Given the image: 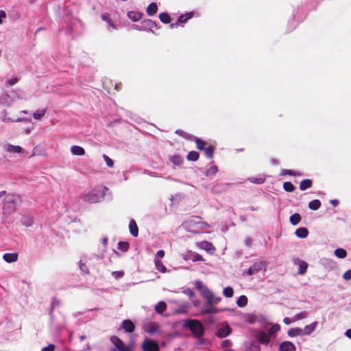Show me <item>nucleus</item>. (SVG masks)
Here are the masks:
<instances>
[{
    "instance_id": "53",
    "label": "nucleus",
    "mask_w": 351,
    "mask_h": 351,
    "mask_svg": "<svg viewBox=\"0 0 351 351\" xmlns=\"http://www.w3.org/2000/svg\"><path fill=\"white\" fill-rule=\"evenodd\" d=\"M123 274H124V272H123V271H114V272H112V276H113L115 278H117V279H118V278H120L123 277Z\"/></svg>"
},
{
    "instance_id": "5",
    "label": "nucleus",
    "mask_w": 351,
    "mask_h": 351,
    "mask_svg": "<svg viewBox=\"0 0 351 351\" xmlns=\"http://www.w3.org/2000/svg\"><path fill=\"white\" fill-rule=\"evenodd\" d=\"M141 349L143 351H159L160 346L156 341L145 339L141 344Z\"/></svg>"
},
{
    "instance_id": "11",
    "label": "nucleus",
    "mask_w": 351,
    "mask_h": 351,
    "mask_svg": "<svg viewBox=\"0 0 351 351\" xmlns=\"http://www.w3.org/2000/svg\"><path fill=\"white\" fill-rule=\"evenodd\" d=\"M295 345L291 341H284L279 346L280 351H295Z\"/></svg>"
},
{
    "instance_id": "48",
    "label": "nucleus",
    "mask_w": 351,
    "mask_h": 351,
    "mask_svg": "<svg viewBox=\"0 0 351 351\" xmlns=\"http://www.w3.org/2000/svg\"><path fill=\"white\" fill-rule=\"evenodd\" d=\"M193 262H197V261H204V258L202 255L194 253L193 254L191 255V257L189 258Z\"/></svg>"
},
{
    "instance_id": "7",
    "label": "nucleus",
    "mask_w": 351,
    "mask_h": 351,
    "mask_svg": "<svg viewBox=\"0 0 351 351\" xmlns=\"http://www.w3.org/2000/svg\"><path fill=\"white\" fill-rule=\"evenodd\" d=\"M265 263L263 261L254 263L247 271L248 276H252L261 271L263 267H265Z\"/></svg>"
},
{
    "instance_id": "8",
    "label": "nucleus",
    "mask_w": 351,
    "mask_h": 351,
    "mask_svg": "<svg viewBox=\"0 0 351 351\" xmlns=\"http://www.w3.org/2000/svg\"><path fill=\"white\" fill-rule=\"evenodd\" d=\"M231 332V328L228 324H225L219 328L217 332V336L220 338L226 337Z\"/></svg>"
},
{
    "instance_id": "61",
    "label": "nucleus",
    "mask_w": 351,
    "mask_h": 351,
    "mask_svg": "<svg viewBox=\"0 0 351 351\" xmlns=\"http://www.w3.org/2000/svg\"><path fill=\"white\" fill-rule=\"evenodd\" d=\"M5 13L3 11H0V24L2 23V18H5Z\"/></svg>"
},
{
    "instance_id": "38",
    "label": "nucleus",
    "mask_w": 351,
    "mask_h": 351,
    "mask_svg": "<svg viewBox=\"0 0 351 351\" xmlns=\"http://www.w3.org/2000/svg\"><path fill=\"white\" fill-rule=\"evenodd\" d=\"M308 264L305 261H301L299 265L298 274L300 275H304L307 270Z\"/></svg>"
},
{
    "instance_id": "35",
    "label": "nucleus",
    "mask_w": 351,
    "mask_h": 351,
    "mask_svg": "<svg viewBox=\"0 0 351 351\" xmlns=\"http://www.w3.org/2000/svg\"><path fill=\"white\" fill-rule=\"evenodd\" d=\"M199 157V154L196 151H191V152H189V154L186 156L187 159L191 161H196L198 160Z\"/></svg>"
},
{
    "instance_id": "20",
    "label": "nucleus",
    "mask_w": 351,
    "mask_h": 351,
    "mask_svg": "<svg viewBox=\"0 0 351 351\" xmlns=\"http://www.w3.org/2000/svg\"><path fill=\"white\" fill-rule=\"evenodd\" d=\"M128 16L133 21H138L142 19L143 14L139 12L131 11L128 12Z\"/></svg>"
},
{
    "instance_id": "16",
    "label": "nucleus",
    "mask_w": 351,
    "mask_h": 351,
    "mask_svg": "<svg viewBox=\"0 0 351 351\" xmlns=\"http://www.w3.org/2000/svg\"><path fill=\"white\" fill-rule=\"evenodd\" d=\"M71 152L75 156H83L85 154V150L82 147L73 145L71 147Z\"/></svg>"
},
{
    "instance_id": "52",
    "label": "nucleus",
    "mask_w": 351,
    "mask_h": 351,
    "mask_svg": "<svg viewBox=\"0 0 351 351\" xmlns=\"http://www.w3.org/2000/svg\"><path fill=\"white\" fill-rule=\"evenodd\" d=\"M19 81V79L18 77H13L12 79H10L7 81L6 84L8 86H13L15 84H16Z\"/></svg>"
},
{
    "instance_id": "56",
    "label": "nucleus",
    "mask_w": 351,
    "mask_h": 351,
    "mask_svg": "<svg viewBox=\"0 0 351 351\" xmlns=\"http://www.w3.org/2000/svg\"><path fill=\"white\" fill-rule=\"evenodd\" d=\"M231 346H232V342L230 340L226 339L222 342L223 348H228V347H230Z\"/></svg>"
},
{
    "instance_id": "36",
    "label": "nucleus",
    "mask_w": 351,
    "mask_h": 351,
    "mask_svg": "<svg viewBox=\"0 0 351 351\" xmlns=\"http://www.w3.org/2000/svg\"><path fill=\"white\" fill-rule=\"evenodd\" d=\"M250 181L254 184H263L265 181V178L263 176H260L258 177H252L249 178Z\"/></svg>"
},
{
    "instance_id": "41",
    "label": "nucleus",
    "mask_w": 351,
    "mask_h": 351,
    "mask_svg": "<svg viewBox=\"0 0 351 351\" xmlns=\"http://www.w3.org/2000/svg\"><path fill=\"white\" fill-rule=\"evenodd\" d=\"M289 175L293 176H299L301 174L299 172L292 171L291 169H282L280 172V176Z\"/></svg>"
},
{
    "instance_id": "23",
    "label": "nucleus",
    "mask_w": 351,
    "mask_h": 351,
    "mask_svg": "<svg viewBox=\"0 0 351 351\" xmlns=\"http://www.w3.org/2000/svg\"><path fill=\"white\" fill-rule=\"evenodd\" d=\"M154 264L157 270L161 273H165L167 271V268L162 263V262L159 259L154 260Z\"/></svg>"
},
{
    "instance_id": "6",
    "label": "nucleus",
    "mask_w": 351,
    "mask_h": 351,
    "mask_svg": "<svg viewBox=\"0 0 351 351\" xmlns=\"http://www.w3.org/2000/svg\"><path fill=\"white\" fill-rule=\"evenodd\" d=\"M110 341L114 345L116 350L120 351H132L130 346L125 345L124 342L117 336H112Z\"/></svg>"
},
{
    "instance_id": "60",
    "label": "nucleus",
    "mask_w": 351,
    "mask_h": 351,
    "mask_svg": "<svg viewBox=\"0 0 351 351\" xmlns=\"http://www.w3.org/2000/svg\"><path fill=\"white\" fill-rule=\"evenodd\" d=\"M291 322H292V321H291V319H290V318H289V317H285V318H284V319H283V322H284L285 324H287V325L290 324L291 323Z\"/></svg>"
},
{
    "instance_id": "26",
    "label": "nucleus",
    "mask_w": 351,
    "mask_h": 351,
    "mask_svg": "<svg viewBox=\"0 0 351 351\" xmlns=\"http://www.w3.org/2000/svg\"><path fill=\"white\" fill-rule=\"evenodd\" d=\"M101 19L103 21H106L110 27L112 29H116V26L113 21L111 20L110 17V14L108 13H104L101 15Z\"/></svg>"
},
{
    "instance_id": "47",
    "label": "nucleus",
    "mask_w": 351,
    "mask_h": 351,
    "mask_svg": "<svg viewBox=\"0 0 351 351\" xmlns=\"http://www.w3.org/2000/svg\"><path fill=\"white\" fill-rule=\"evenodd\" d=\"M307 315H308L307 312H305V311L300 312V313L296 314L293 317V322L304 319V318L307 317Z\"/></svg>"
},
{
    "instance_id": "50",
    "label": "nucleus",
    "mask_w": 351,
    "mask_h": 351,
    "mask_svg": "<svg viewBox=\"0 0 351 351\" xmlns=\"http://www.w3.org/2000/svg\"><path fill=\"white\" fill-rule=\"evenodd\" d=\"M247 351H261L260 346L255 341H252Z\"/></svg>"
},
{
    "instance_id": "1",
    "label": "nucleus",
    "mask_w": 351,
    "mask_h": 351,
    "mask_svg": "<svg viewBox=\"0 0 351 351\" xmlns=\"http://www.w3.org/2000/svg\"><path fill=\"white\" fill-rule=\"evenodd\" d=\"M108 190V188L106 186H98L93 191L83 194L82 199L83 201L90 204L99 202L104 197L105 193Z\"/></svg>"
},
{
    "instance_id": "15",
    "label": "nucleus",
    "mask_w": 351,
    "mask_h": 351,
    "mask_svg": "<svg viewBox=\"0 0 351 351\" xmlns=\"http://www.w3.org/2000/svg\"><path fill=\"white\" fill-rule=\"evenodd\" d=\"M3 260L7 263H13L17 261L18 254L17 253H6L3 256Z\"/></svg>"
},
{
    "instance_id": "31",
    "label": "nucleus",
    "mask_w": 351,
    "mask_h": 351,
    "mask_svg": "<svg viewBox=\"0 0 351 351\" xmlns=\"http://www.w3.org/2000/svg\"><path fill=\"white\" fill-rule=\"evenodd\" d=\"M247 298L245 295H243L239 297V298L237 299V304L239 307H244L247 305Z\"/></svg>"
},
{
    "instance_id": "34",
    "label": "nucleus",
    "mask_w": 351,
    "mask_h": 351,
    "mask_svg": "<svg viewBox=\"0 0 351 351\" xmlns=\"http://www.w3.org/2000/svg\"><path fill=\"white\" fill-rule=\"evenodd\" d=\"M159 19L163 23L168 24L171 22V17L167 12H162L159 14Z\"/></svg>"
},
{
    "instance_id": "44",
    "label": "nucleus",
    "mask_w": 351,
    "mask_h": 351,
    "mask_svg": "<svg viewBox=\"0 0 351 351\" xmlns=\"http://www.w3.org/2000/svg\"><path fill=\"white\" fill-rule=\"evenodd\" d=\"M195 219H199L200 217H192V218L190 220H189L186 223L189 224L190 223H197V224H201L202 226H204V227H206V228H210V225L208 223H206V222H201V221L197 222L196 221H195Z\"/></svg>"
},
{
    "instance_id": "58",
    "label": "nucleus",
    "mask_w": 351,
    "mask_h": 351,
    "mask_svg": "<svg viewBox=\"0 0 351 351\" xmlns=\"http://www.w3.org/2000/svg\"><path fill=\"white\" fill-rule=\"evenodd\" d=\"M156 254L158 257L163 258L165 256V253L164 250H160L157 252Z\"/></svg>"
},
{
    "instance_id": "43",
    "label": "nucleus",
    "mask_w": 351,
    "mask_h": 351,
    "mask_svg": "<svg viewBox=\"0 0 351 351\" xmlns=\"http://www.w3.org/2000/svg\"><path fill=\"white\" fill-rule=\"evenodd\" d=\"M167 308V304L165 302H160L156 306V311L158 313H163Z\"/></svg>"
},
{
    "instance_id": "17",
    "label": "nucleus",
    "mask_w": 351,
    "mask_h": 351,
    "mask_svg": "<svg viewBox=\"0 0 351 351\" xmlns=\"http://www.w3.org/2000/svg\"><path fill=\"white\" fill-rule=\"evenodd\" d=\"M295 234L298 237L304 239L308 237V230L306 228L301 227L295 230Z\"/></svg>"
},
{
    "instance_id": "3",
    "label": "nucleus",
    "mask_w": 351,
    "mask_h": 351,
    "mask_svg": "<svg viewBox=\"0 0 351 351\" xmlns=\"http://www.w3.org/2000/svg\"><path fill=\"white\" fill-rule=\"evenodd\" d=\"M201 295L206 300V306H214L221 300V297L215 296L206 287L201 291Z\"/></svg>"
},
{
    "instance_id": "39",
    "label": "nucleus",
    "mask_w": 351,
    "mask_h": 351,
    "mask_svg": "<svg viewBox=\"0 0 351 351\" xmlns=\"http://www.w3.org/2000/svg\"><path fill=\"white\" fill-rule=\"evenodd\" d=\"M219 312H220V311L218 308L213 307V306H208V308H206L202 311V313L204 315L217 313Z\"/></svg>"
},
{
    "instance_id": "63",
    "label": "nucleus",
    "mask_w": 351,
    "mask_h": 351,
    "mask_svg": "<svg viewBox=\"0 0 351 351\" xmlns=\"http://www.w3.org/2000/svg\"><path fill=\"white\" fill-rule=\"evenodd\" d=\"M346 336L351 339V329H348L346 330Z\"/></svg>"
},
{
    "instance_id": "59",
    "label": "nucleus",
    "mask_w": 351,
    "mask_h": 351,
    "mask_svg": "<svg viewBox=\"0 0 351 351\" xmlns=\"http://www.w3.org/2000/svg\"><path fill=\"white\" fill-rule=\"evenodd\" d=\"M339 202L338 199H332L330 200V204L336 207L339 204Z\"/></svg>"
},
{
    "instance_id": "25",
    "label": "nucleus",
    "mask_w": 351,
    "mask_h": 351,
    "mask_svg": "<svg viewBox=\"0 0 351 351\" xmlns=\"http://www.w3.org/2000/svg\"><path fill=\"white\" fill-rule=\"evenodd\" d=\"M200 247L206 250L207 252H213L215 250L214 245L208 241L202 242L200 243Z\"/></svg>"
},
{
    "instance_id": "10",
    "label": "nucleus",
    "mask_w": 351,
    "mask_h": 351,
    "mask_svg": "<svg viewBox=\"0 0 351 351\" xmlns=\"http://www.w3.org/2000/svg\"><path fill=\"white\" fill-rule=\"evenodd\" d=\"M145 332L149 334H154L158 332L159 327L158 325L154 322H149L145 324L143 327Z\"/></svg>"
},
{
    "instance_id": "29",
    "label": "nucleus",
    "mask_w": 351,
    "mask_h": 351,
    "mask_svg": "<svg viewBox=\"0 0 351 351\" xmlns=\"http://www.w3.org/2000/svg\"><path fill=\"white\" fill-rule=\"evenodd\" d=\"M215 150V147L214 146L209 145L204 149V154L208 158L212 159L213 158V154H214Z\"/></svg>"
},
{
    "instance_id": "49",
    "label": "nucleus",
    "mask_w": 351,
    "mask_h": 351,
    "mask_svg": "<svg viewBox=\"0 0 351 351\" xmlns=\"http://www.w3.org/2000/svg\"><path fill=\"white\" fill-rule=\"evenodd\" d=\"M280 329V326L278 325V324H276V325H274L273 326H271L269 330V333L268 335H269V337L274 335L275 333H276L277 332H278Z\"/></svg>"
},
{
    "instance_id": "14",
    "label": "nucleus",
    "mask_w": 351,
    "mask_h": 351,
    "mask_svg": "<svg viewBox=\"0 0 351 351\" xmlns=\"http://www.w3.org/2000/svg\"><path fill=\"white\" fill-rule=\"evenodd\" d=\"M129 230L133 237H137L138 234V228L134 219H131L129 223Z\"/></svg>"
},
{
    "instance_id": "12",
    "label": "nucleus",
    "mask_w": 351,
    "mask_h": 351,
    "mask_svg": "<svg viewBox=\"0 0 351 351\" xmlns=\"http://www.w3.org/2000/svg\"><path fill=\"white\" fill-rule=\"evenodd\" d=\"M121 326L123 328L128 332H132L135 330L134 323L130 319H125L122 322Z\"/></svg>"
},
{
    "instance_id": "18",
    "label": "nucleus",
    "mask_w": 351,
    "mask_h": 351,
    "mask_svg": "<svg viewBox=\"0 0 351 351\" xmlns=\"http://www.w3.org/2000/svg\"><path fill=\"white\" fill-rule=\"evenodd\" d=\"M6 150L8 152H10V153H17V154H21V153H23V149L19 146V145H8L6 147Z\"/></svg>"
},
{
    "instance_id": "4",
    "label": "nucleus",
    "mask_w": 351,
    "mask_h": 351,
    "mask_svg": "<svg viewBox=\"0 0 351 351\" xmlns=\"http://www.w3.org/2000/svg\"><path fill=\"white\" fill-rule=\"evenodd\" d=\"M19 196L14 195H8L5 198L3 209L9 213H13L16 210V202Z\"/></svg>"
},
{
    "instance_id": "27",
    "label": "nucleus",
    "mask_w": 351,
    "mask_h": 351,
    "mask_svg": "<svg viewBox=\"0 0 351 351\" xmlns=\"http://www.w3.org/2000/svg\"><path fill=\"white\" fill-rule=\"evenodd\" d=\"M302 335H304L303 330L300 328H291L288 331V335L289 337H295Z\"/></svg>"
},
{
    "instance_id": "42",
    "label": "nucleus",
    "mask_w": 351,
    "mask_h": 351,
    "mask_svg": "<svg viewBox=\"0 0 351 351\" xmlns=\"http://www.w3.org/2000/svg\"><path fill=\"white\" fill-rule=\"evenodd\" d=\"M335 254L339 258H344L347 256V252L343 248H337L335 251Z\"/></svg>"
},
{
    "instance_id": "2",
    "label": "nucleus",
    "mask_w": 351,
    "mask_h": 351,
    "mask_svg": "<svg viewBox=\"0 0 351 351\" xmlns=\"http://www.w3.org/2000/svg\"><path fill=\"white\" fill-rule=\"evenodd\" d=\"M183 326L186 328H189L193 334V336L196 339L202 337L204 335V326L202 323L197 319H185Z\"/></svg>"
},
{
    "instance_id": "64",
    "label": "nucleus",
    "mask_w": 351,
    "mask_h": 351,
    "mask_svg": "<svg viewBox=\"0 0 351 351\" xmlns=\"http://www.w3.org/2000/svg\"><path fill=\"white\" fill-rule=\"evenodd\" d=\"M195 287L196 288L198 289V290H200L201 289V287H202V282L200 281H197L195 282Z\"/></svg>"
},
{
    "instance_id": "22",
    "label": "nucleus",
    "mask_w": 351,
    "mask_h": 351,
    "mask_svg": "<svg viewBox=\"0 0 351 351\" xmlns=\"http://www.w3.org/2000/svg\"><path fill=\"white\" fill-rule=\"evenodd\" d=\"M317 325V322H314L311 324L306 325L304 327V332L303 331L304 335H311L315 330Z\"/></svg>"
},
{
    "instance_id": "30",
    "label": "nucleus",
    "mask_w": 351,
    "mask_h": 351,
    "mask_svg": "<svg viewBox=\"0 0 351 351\" xmlns=\"http://www.w3.org/2000/svg\"><path fill=\"white\" fill-rule=\"evenodd\" d=\"M193 16V12L186 13L185 14H181L178 18V23H186L189 19H190Z\"/></svg>"
},
{
    "instance_id": "54",
    "label": "nucleus",
    "mask_w": 351,
    "mask_h": 351,
    "mask_svg": "<svg viewBox=\"0 0 351 351\" xmlns=\"http://www.w3.org/2000/svg\"><path fill=\"white\" fill-rule=\"evenodd\" d=\"M55 346L53 344H49L47 347L43 348L41 351H54Z\"/></svg>"
},
{
    "instance_id": "57",
    "label": "nucleus",
    "mask_w": 351,
    "mask_h": 351,
    "mask_svg": "<svg viewBox=\"0 0 351 351\" xmlns=\"http://www.w3.org/2000/svg\"><path fill=\"white\" fill-rule=\"evenodd\" d=\"M198 341L196 343V346H199L200 345H204L206 343V339H202V337L197 339Z\"/></svg>"
},
{
    "instance_id": "9",
    "label": "nucleus",
    "mask_w": 351,
    "mask_h": 351,
    "mask_svg": "<svg viewBox=\"0 0 351 351\" xmlns=\"http://www.w3.org/2000/svg\"><path fill=\"white\" fill-rule=\"evenodd\" d=\"M258 341L263 345H268L270 342V337L263 331H261L256 336Z\"/></svg>"
},
{
    "instance_id": "19",
    "label": "nucleus",
    "mask_w": 351,
    "mask_h": 351,
    "mask_svg": "<svg viewBox=\"0 0 351 351\" xmlns=\"http://www.w3.org/2000/svg\"><path fill=\"white\" fill-rule=\"evenodd\" d=\"M313 186V181L311 179H305L300 182V189L304 191L307 189L311 188Z\"/></svg>"
},
{
    "instance_id": "21",
    "label": "nucleus",
    "mask_w": 351,
    "mask_h": 351,
    "mask_svg": "<svg viewBox=\"0 0 351 351\" xmlns=\"http://www.w3.org/2000/svg\"><path fill=\"white\" fill-rule=\"evenodd\" d=\"M158 11V6L156 3H150L147 8L146 12L149 16H154Z\"/></svg>"
},
{
    "instance_id": "13",
    "label": "nucleus",
    "mask_w": 351,
    "mask_h": 351,
    "mask_svg": "<svg viewBox=\"0 0 351 351\" xmlns=\"http://www.w3.org/2000/svg\"><path fill=\"white\" fill-rule=\"evenodd\" d=\"M156 27V23L151 19H145L142 22V28L144 29H149L154 32L153 29Z\"/></svg>"
},
{
    "instance_id": "46",
    "label": "nucleus",
    "mask_w": 351,
    "mask_h": 351,
    "mask_svg": "<svg viewBox=\"0 0 351 351\" xmlns=\"http://www.w3.org/2000/svg\"><path fill=\"white\" fill-rule=\"evenodd\" d=\"M118 249L123 252H127L129 250V243L128 242L120 241L118 243Z\"/></svg>"
},
{
    "instance_id": "51",
    "label": "nucleus",
    "mask_w": 351,
    "mask_h": 351,
    "mask_svg": "<svg viewBox=\"0 0 351 351\" xmlns=\"http://www.w3.org/2000/svg\"><path fill=\"white\" fill-rule=\"evenodd\" d=\"M103 158L106 161V163L108 167H114V161L110 158L107 155L104 154Z\"/></svg>"
},
{
    "instance_id": "37",
    "label": "nucleus",
    "mask_w": 351,
    "mask_h": 351,
    "mask_svg": "<svg viewBox=\"0 0 351 351\" xmlns=\"http://www.w3.org/2000/svg\"><path fill=\"white\" fill-rule=\"evenodd\" d=\"M218 171V168L216 165L211 166L209 169H208L205 173L206 176H213Z\"/></svg>"
},
{
    "instance_id": "45",
    "label": "nucleus",
    "mask_w": 351,
    "mask_h": 351,
    "mask_svg": "<svg viewBox=\"0 0 351 351\" xmlns=\"http://www.w3.org/2000/svg\"><path fill=\"white\" fill-rule=\"evenodd\" d=\"M223 294L226 298H231L233 296L234 291L231 287H226L223 290Z\"/></svg>"
},
{
    "instance_id": "40",
    "label": "nucleus",
    "mask_w": 351,
    "mask_h": 351,
    "mask_svg": "<svg viewBox=\"0 0 351 351\" xmlns=\"http://www.w3.org/2000/svg\"><path fill=\"white\" fill-rule=\"evenodd\" d=\"M283 189L287 192H293L295 190V186L291 182L283 183Z\"/></svg>"
},
{
    "instance_id": "28",
    "label": "nucleus",
    "mask_w": 351,
    "mask_h": 351,
    "mask_svg": "<svg viewBox=\"0 0 351 351\" xmlns=\"http://www.w3.org/2000/svg\"><path fill=\"white\" fill-rule=\"evenodd\" d=\"M321 206V202L319 199H313L308 203V208L313 210H318Z\"/></svg>"
},
{
    "instance_id": "24",
    "label": "nucleus",
    "mask_w": 351,
    "mask_h": 351,
    "mask_svg": "<svg viewBox=\"0 0 351 351\" xmlns=\"http://www.w3.org/2000/svg\"><path fill=\"white\" fill-rule=\"evenodd\" d=\"M290 223L293 225H298L301 221V216L299 213H294L289 217Z\"/></svg>"
},
{
    "instance_id": "32",
    "label": "nucleus",
    "mask_w": 351,
    "mask_h": 351,
    "mask_svg": "<svg viewBox=\"0 0 351 351\" xmlns=\"http://www.w3.org/2000/svg\"><path fill=\"white\" fill-rule=\"evenodd\" d=\"M195 142L196 144V147L199 150H204V149L206 147V142L202 140L201 138H195Z\"/></svg>"
},
{
    "instance_id": "55",
    "label": "nucleus",
    "mask_w": 351,
    "mask_h": 351,
    "mask_svg": "<svg viewBox=\"0 0 351 351\" xmlns=\"http://www.w3.org/2000/svg\"><path fill=\"white\" fill-rule=\"evenodd\" d=\"M343 278L345 280H350V279H351V269H349V270L346 271L343 274Z\"/></svg>"
},
{
    "instance_id": "62",
    "label": "nucleus",
    "mask_w": 351,
    "mask_h": 351,
    "mask_svg": "<svg viewBox=\"0 0 351 351\" xmlns=\"http://www.w3.org/2000/svg\"><path fill=\"white\" fill-rule=\"evenodd\" d=\"M108 237H104V238L102 239V243H103V245H104V247H106L107 243H108Z\"/></svg>"
},
{
    "instance_id": "33",
    "label": "nucleus",
    "mask_w": 351,
    "mask_h": 351,
    "mask_svg": "<svg viewBox=\"0 0 351 351\" xmlns=\"http://www.w3.org/2000/svg\"><path fill=\"white\" fill-rule=\"evenodd\" d=\"M46 111L47 110L45 108L41 109V110H38L35 112L33 113V117L36 120H40L43 118V117L45 116Z\"/></svg>"
}]
</instances>
